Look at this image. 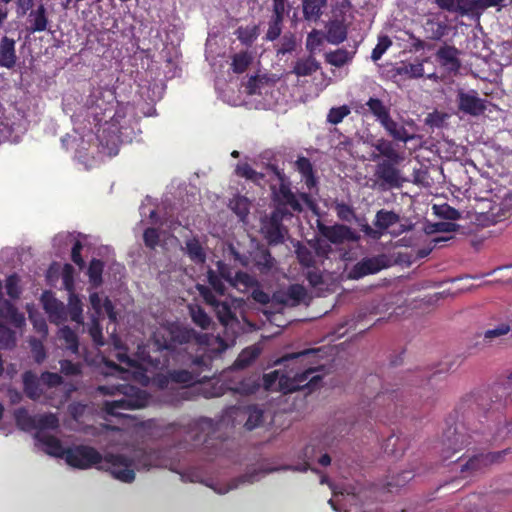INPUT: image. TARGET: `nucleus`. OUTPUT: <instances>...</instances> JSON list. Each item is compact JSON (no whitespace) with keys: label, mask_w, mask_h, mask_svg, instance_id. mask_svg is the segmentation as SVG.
Listing matches in <instances>:
<instances>
[{"label":"nucleus","mask_w":512,"mask_h":512,"mask_svg":"<svg viewBox=\"0 0 512 512\" xmlns=\"http://www.w3.org/2000/svg\"><path fill=\"white\" fill-rule=\"evenodd\" d=\"M391 44L392 42L387 36L380 37L376 47L372 51L371 59L373 61H378L391 46Z\"/></svg>","instance_id":"5fc2aeb1"},{"label":"nucleus","mask_w":512,"mask_h":512,"mask_svg":"<svg viewBox=\"0 0 512 512\" xmlns=\"http://www.w3.org/2000/svg\"><path fill=\"white\" fill-rule=\"evenodd\" d=\"M213 426V421L206 418L189 423L183 431L185 434V439L183 442L178 444V448L188 449L190 447H196L202 440L205 443H208L206 436L213 429ZM205 447L208 448L209 445L206 444Z\"/></svg>","instance_id":"2eb2a0df"},{"label":"nucleus","mask_w":512,"mask_h":512,"mask_svg":"<svg viewBox=\"0 0 512 512\" xmlns=\"http://www.w3.org/2000/svg\"><path fill=\"white\" fill-rule=\"evenodd\" d=\"M229 207L244 222L249 212L250 203L246 197L237 195L230 200Z\"/></svg>","instance_id":"4c0bfd02"},{"label":"nucleus","mask_w":512,"mask_h":512,"mask_svg":"<svg viewBox=\"0 0 512 512\" xmlns=\"http://www.w3.org/2000/svg\"><path fill=\"white\" fill-rule=\"evenodd\" d=\"M133 116V108L129 104L118 103L112 89L94 88L85 104L71 116L78 137L68 135L62 143L67 148H75V157L88 169L92 163L85 160L86 145L96 139L103 154L116 156L119 144L133 139Z\"/></svg>","instance_id":"f03ea898"},{"label":"nucleus","mask_w":512,"mask_h":512,"mask_svg":"<svg viewBox=\"0 0 512 512\" xmlns=\"http://www.w3.org/2000/svg\"><path fill=\"white\" fill-rule=\"evenodd\" d=\"M382 267L383 265L380 258H365L353 267L350 271V277L359 279L366 275L377 273L382 269Z\"/></svg>","instance_id":"b1692460"},{"label":"nucleus","mask_w":512,"mask_h":512,"mask_svg":"<svg viewBox=\"0 0 512 512\" xmlns=\"http://www.w3.org/2000/svg\"><path fill=\"white\" fill-rule=\"evenodd\" d=\"M143 238L146 246L150 248H154L161 241V235L155 228H147L144 231Z\"/></svg>","instance_id":"13d9d810"},{"label":"nucleus","mask_w":512,"mask_h":512,"mask_svg":"<svg viewBox=\"0 0 512 512\" xmlns=\"http://www.w3.org/2000/svg\"><path fill=\"white\" fill-rule=\"evenodd\" d=\"M185 253L196 264H203L206 259L205 250L196 237L188 239L185 243Z\"/></svg>","instance_id":"c756f323"},{"label":"nucleus","mask_w":512,"mask_h":512,"mask_svg":"<svg viewBox=\"0 0 512 512\" xmlns=\"http://www.w3.org/2000/svg\"><path fill=\"white\" fill-rule=\"evenodd\" d=\"M253 261L262 273L268 272L273 267V259L266 250H259L253 257Z\"/></svg>","instance_id":"49530a36"},{"label":"nucleus","mask_w":512,"mask_h":512,"mask_svg":"<svg viewBox=\"0 0 512 512\" xmlns=\"http://www.w3.org/2000/svg\"><path fill=\"white\" fill-rule=\"evenodd\" d=\"M436 4L449 12L467 15L475 13L474 0H435Z\"/></svg>","instance_id":"bb28decb"},{"label":"nucleus","mask_w":512,"mask_h":512,"mask_svg":"<svg viewBox=\"0 0 512 512\" xmlns=\"http://www.w3.org/2000/svg\"><path fill=\"white\" fill-rule=\"evenodd\" d=\"M375 226L394 235H399L408 229L400 222V217L396 213L385 210H380L376 214Z\"/></svg>","instance_id":"412c9836"},{"label":"nucleus","mask_w":512,"mask_h":512,"mask_svg":"<svg viewBox=\"0 0 512 512\" xmlns=\"http://www.w3.org/2000/svg\"><path fill=\"white\" fill-rule=\"evenodd\" d=\"M264 84L265 83L262 78L258 76L251 77L245 86V90L248 94L261 93V89Z\"/></svg>","instance_id":"0e129e2a"},{"label":"nucleus","mask_w":512,"mask_h":512,"mask_svg":"<svg viewBox=\"0 0 512 512\" xmlns=\"http://www.w3.org/2000/svg\"><path fill=\"white\" fill-rule=\"evenodd\" d=\"M372 146L378 152L377 154L373 153L371 155V159L373 161H376L380 155L386 157L387 159H389L391 161L399 160V155H398L397 151L395 150L393 143L391 141L386 140L384 138H380V139H377L372 144Z\"/></svg>","instance_id":"cd10ccee"},{"label":"nucleus","mask_w":512,"mask_h":512,"mask_svg":"<svg viewBox=\"0 0 512 512\" xmlns=\"http://www.w3.org/2000/svg\"><path fill=\"white\" fill-rule=\"evenodd\" d=\"M24 389L27 396L33 400L40 399L44 393L41 385L47 388H57L62 383V377L57 373L44 372L40 379L33 372H26L23 375Z\"/></svg>","instance_id":"4468645a"},{"label":"nucleus","mask_w":512,"mask_h":512,"mask_svg":"<svg viewBox=\"0 0 512 512\" xmlns=\"http://www.w3.org/2000/svg\"><path fill=\"white\" fill-rule=\"evenodd\" d=\"M506 451L479 453L472 455H463L457 460V467L460 468L464 476L474 475L481 472L484 468L491 464L498 463L502 460Z\"/></svg>","instance_id":"ddd939ff"},{"label":"nucleus","mask_w":512,"mask_h":512,"mask_svg":"<svg viewBox=\"0 0 512 512\" xmlns=\"http://www.w3.org/2000/svg\"><path fill=\"white\" fill-rule=\"evenodd\" d=\"M83 240H85V238L80 239L72 233L62 232L54 237L53 246L58 253H62L71 246L72 260L80 269H82L84 267V260L82 259L80 252L83 248Z\"/></svg>","instance_id":"f3484780"},{"label":"nucleus","mask_w":512,"mask_h":512,"mask_svg":"<svg viewBox=\"0 0 512 512\" xmlns=\"http://www.w3.org/2000/svg\"><path fill=\"white\" fill-rule=\"evenodd\" d=\"M90 304L94 310V314L91 317V324L89 326V334L93 339L94 343L98 346L104 344L101 327L98 323L97 318L107 315L113 322L116 321V313L113 310L112 303L107 297L93 292L90 294Z\"/></svg>","instance_id":"9b49d317"},{"label":"nucleus","mask_w":512,"mask_h":512,"mask_svg":"<svg viewBox=\"0 0 512 512\" xmlns=\"http://www.w3.org/2000/svg\"><path fill=\"white\" fill-rule=\"evenodd\" d=\"M252 61V55L246 51L235 54L232 58V70L235 73H243Z\"/></svg>","instance_id":"a18cd8bd"},{"label":"nucleus","mask_w":512,"mask_h":512,"mask_svg":"<svg viewBox=\"0 0 512 512\" xmlns=\"http://www.w3.org/2000/svg\"><path fill=\"white\" fill-rule=\"evenodd\" d=\"M326 0H303V13L307 20H317Z\"/></svg>","instance_id":"473e14b6"},{"label":"nucleus","mask_w":512,"mask_h":512,"mask_svg":"<svg viewBox=\"0 0 512 512\" xmlns=\"http://www.w3.org/2000/svg\"><path fill=\"white\" fill-rule=\"evenodd\" d=\"M103 263L98 259H93L88 267V277L90 284L97 288L102 284Z\"/></svg>","instance_id":"37998d69"},{"label":"nucleus","mask_w":512,"mask_h":512,"mask_svg":"<svg viewBox=\"0 0 512 512\" xmlns=\"http://www.w3.org/2000/svg\"><path fill=\"white\" fill-rule=\"evenodd\" d=\"M259 348L252 346L244 349L236 359L234 368L243 369L249 366L259 355Z\"/></svg>","instance_id":"58836bf2"},{"label":"nucleus","mask_w":512,"mask_h":512,"mask_svg":"<svg viewBox=\"0 0 512 512\" xmlns=\"http://www.w3.org/2000/svg\"><path fill=\"white\" fill-rule=\"evenodd\" d=\"M6 292L11 298H17L21 293L20 280L18 276L11 275L6 280Z\"/></svg>","instance_id":"6e6d98bb"},{"label":"nucleus","mask_w":512,"mask_h":512,"mask_svg":"<svg viewBox=\"0 0 512 512\" xmlns=\"http://www.w3.org/2000/svg\"><path fill=\"white\" fill-rule=\"evenodd\" d=\"M29 318L33 323L34 328L37 332L42 333L43 337L47 335V324L42 317H37L30 309H29Z\"/></svg>","instance_id":"774afa93"},{"label":"nucleus","mask_w":512,"mask_h":512,"mask_svg":"<svg viewBox=\"0 0 512 512\" xmlns=\"http://www.w3.org/2000/svg\"><path fill=\"white\" fill-rule=\"evenodd\" d=\"M31 351L37 363H41L46 358V352L41 341L32 339L30 341Z\"/></svg>","instance_id":"680f3d73"},{"label":"nucleus","mask_w":512,"mask_h":512,"mask_svg":"<svg viewBox=\"0 0 512 512\" xmlns=\"http://www.w3.org/2000/svg\"><path fill=\"white\" fill-rule=\"evenodd\" d=\"M41 300L51 322L62 324L70 318L71 321L78 325L83 323L82 303L75 293H69L67 308L49 292H44Z\"/></svg>","instance_id":"6e6552de"},{"label":"nucleus","mask_w":512,"mask_h":512,"mask_svg":"<svg viewBox=\"0 0 512 512\" xmlns=\"http://www.w3.org/2000/svg\"><path fill=\"white\" fill-rule=\"evenodd\" d=\"M347 29L343 22L335 20L327 25L326 40L332 44H339L346 39Z\"/></svg>","instance_id":"7c9ffc66"},{"label":"nucleus","mask_w":512,"mask_h":512,"mask_svg":"<svg viewBox=\"0 0 512 512\" xmlns=\"http://www.w3.org/2000/svg\"><path fill=\"white\" fill-rule=\"evenodd\" d=\"M8 324L21 328L25 324V317L8 301L0 303V345L10 348L15 345V332L7 327Z\"/></svg>","instance_id":"9d476101"},{"label":"nucleus","mask_w":512,"mask_h":512,"mask_svg":"<svg viewBox=\"0 0 512 512\" xmlns=\"http://www.w3.org/2000/svg\"><path fill=\"white\" fill-rule=\"evenodd\" d=\"M217 272L218 274L212 269L207 272L211 289L203 285H197V289L204 301L214 308L220 322L226 328L232 329L235 334V327L239 326L236 314L242 306V300L226 296V287L222 280L239 292L245 293L253 289L252 297L258 303H269L270 296L258 288V282L254 277L245 272L234 271L220 261L217 262Z\"/></svg>","instance_id":"7ed1b4c3"},{"label":"nucleus","mask_w":512,"mask_h":512,"mask_svg":"<svg viewBox=\"0 0 512 512\" xmlns=\"http://www.w3.org/2000/svg\"><path fill=\"white\" fill-rule=\"evenodd\" d=\"M428 37L432 40L441 39L447 32V25L443 22L428 20L425 25Z\"/></svg>","instance_id":"c03bdc74"},{"label":"nucleus","mask_w":512,"mask_h":512,"mask_svg":"<svg viewBox=\"0 0 512 512\" xmlns=\"http://www.w3.org/2000/svg\"><path fill=\"white\" fill-rule=\"evenodd\" d=\"M296 41L293 35H284L281 39L280 47L277 50L278 54H286L294 50Z\"/></svg>","instance_id":"e2e57ef3"},{"label":"nucleus","mask_w":512,"mask_h":512,"mask_svg":"<svg viewBox=\"0 0 512 512\" xmlns=\"http://www.w3.org/2000/svg\"><path fill=\"white\" fill-rule=\"evenodd\" d=\"M74 268L70 264H64L61 268L62 284L68 293H74Z\"/></svg>","instance_id":"09e8293b"},{"label":"nucleus","mask_w":512,"mask_h":512,"mask_svg":"<svg viewBox=\"0 0 512 512\" xmlns=\"http://www.w3.org/2000/svg\"><path fill=\"white\" fill-rule=\"evenodd\" d=\"M296 167L302 174L305 185L308 189L313 188L316 185L315 178L312 174V165L307 158H299L296 161Z\"/></svg>","instance_id":"e433bc0d"},{"label":"nucleus","mask_w":512,"mask_h":512,"mask_svg":"<svg viewBox=\"0 0 512 512\" xmlns=\"http://www.w3.org/2000/svg\"><path fill=\"white\" fill-rule=\"evenodd\" d=\"M298 458L302 460L301 463L283 467L284 470H293L297 472H306L312 469L311 464L317 461L321 466H327L331 462L328 454H321V450L314 444H309L299 453Z\"/></svg>","instance_id":"dca6fc26"},{"label":"nucleus","mask_w":512,"mask_h":512,"mask_svg":"<svg viewBox=\"0 0 512 512\" xmlns=\"http://www.w3.org/2000/svg\"><path fill=\"white\" fill-rule=\"evenodd\" d=\"M119 365L106 361L102 373L111 377V382L98 387L102 394L118 397L106 401L104 409L112 416H124L123 411L142 408L149 404V395L126 383L132 380L143 386L150 382L159 388H171L173 384H193L200 371L207 368L211 360L224 352L233 343L219 336L201 334L178 323H166L153 332L147 345H139L131 359L120 340L113 339Z\"/></svg>","instance_id":"f257e3e1"},{"label":"nucleus","mask_w":512,"mask_h":512,"mask_svg":"<svg viewBox=\"0 0 512 512\" xmlns=\"http://www.w3.org/2000/svg\"><path fill=\"white\" fill-rule=\"evenodd\" d=\"M28 21L30 23L31 32H40L46 30L48 19L44 6L40 5L35 10H32L29 14Z\"/></svg>","instance_id":"2f4dec72"},{"label":"nucleus","mask_w":512,"mask_h":512,"mask_svg":"<svg viewBox=\"0 0 512 512\" xmlns=\"http://www.w3.org/2000/svg\"><path fill=\"white\" fill-rule=\"evenodd\" d=\"M350 113V108L346 105L340 107L331 108L327 120L331 124L340 123L348 114Z\"/></svg>","instance_id":"3c124183"},{"label":"nucleus","mask_w":512,"mask_h":512,"mask_svg":"<svg viewBox=\"0 0 512 512\" xmlns=\"http://www.w3.org/2000/svg\"><path fill=\"white\" fill-rule=\"evenodd\" d=\"M263 411L256 406H235L226 409L221 417V424L236 425L242 424L248 430L258 427L262 423Z\"/></svg>","instance_id":"f8f14e48"},{"label":"nucleus","mask_w":512,"mask_h":512,"mask_svg":"<svg viewBox=\"0 0 512 512\" xmlns=\"http://www.w3.org/2000/svg\"><path fill=\"white\" fill-rule=\"evenodd\" d=\"M376 176L389 187H400L403 182L399 170L389 162H382L377 165Z\"/></svg>","instance_id":"5701e85b"},{"label":"nucleus","mask_w":512,"mask_h":512,"mask_svg":"<svg viewBox=\"0 0 512 512\" xmlns=\"http://www.w3.org/2000/svg\"><path fill=\"white\" fill-rule=\"evenodd\" d=\"M402 73L411 77L419 78L424 74V67L422 63H410L402 68Z\"/></svg>","instance_id":"052dcab7"},{"label":"nucleus","mask_w":512,"mask_h":512,"mask_svg":"<svg viewBox=\"0 0 512 512\" xmlns=\"http://www.w3.org/2000/svg\"><path fill=\"white\" fill-rule=\"evenodd\" d=\"M433 210L435 212V214H437L438 216H441L443 218H446V219H449V220H457L460 218V213L450 207L449 205H434L433 206Z\"/></svg>","instance_id":"864d4df0"},{"label":"nucleus","mask_w":512,"mask_h":512,"mask_svg":"<svg viewBox=\"0 0 512 512\" xmlns=\"http://www.w3.org/2000/svg\"><path fill=\"white\" fill-rule=\"evenodd\" d=\"M387 133L397 141L407 143L415 139L417 136L414 132H410L409 128L414 127L413 120H406L404 123L394 121L390 116L381 124Z\"/></svg>","instance_id":"aec40b11"},{"label":"nucleus","mask_w":512,"mask_h":512,"mask_svg":"<svg viewBox=\"0 0 512 512\" xmlns=\"http://www.w3.org/2000/svg\"><path fill=\"white\" fill-rule=\"evenodd\" d=\"M296 254L299 262L307 268L315 266L319 257L318 252L314 253L310 247L300 244L297 245Z\"/></svg>","instance_id":"72a5a7b5"},{"label":"nucleus","mask_w":512,"mask_h":512,"mask_svg":"<svg viewBox=\"0 0 512 512\" xmlns=\"http://www.w3.org/2000/svg\"><path fill=\"white\" fill-rule=\"evenodd\" d=\"M194 389L204 398H213L222 396L228 387H226L220 380H211L199 383Z\"/></svg>","instance_id":"c85d7f7f"},{"label":"nucleus","mask_w":512,"mask_h":512,"mask_svg":"<svg viewBox=\"0 0 512 512\" xmlns=\"http://www.w3.org/2000/svg\"><path fill=\"white\" fill-rule=\"evenodd\" d=\"M322 44V34L317 30H313L307 36L306 47L310 52H315Z\"/></svg>","instance_id":"4d7b16f0"},{"label":"nucleus","mask_w":512,"mask_h":512,"mask_svg":"<svg viewBox=\"0 0 512 512\" xmlns=\"http://www.w3.org/2000/svg\"><path fill=\"white\" fill-rule=\"evenodd\" d=\"M282 21L283 16L273 15L270 22L269 27L266 33V39L269 41H273L277 39L282 31Z\"/></svg>","instance_id":"8fccbe9b"},{"label":"nucleus","mask_w":512,"mask_h":512,"mask_svg":"<svg viewBox=\"0 0 512 512\" xmlns=\"http://www.w3.org/2000/svg\"><path fill=\"white\" fill-rule=\"evenodd\" d=\"M511 328L506 323H501L494 328L487 329L483 333V341L486 345H491L496 339L507 335Z\"/></svg>","instance_id":"79ce46f5"},{"label":"nucleus","mask_w":512,"mask_h":512,"mask_svg":"<svg viewBox=\"0 0 512 512\" xmlns=\"http://www.w3.org/2000/svg\"><path fill=\"white\" fill-rule=\"evenodd\" d=\"M192 321L199 327L206 329L210 323L211 318L204 312V310L196 305L189 306Z\"/></svg>","instance_id":"de8ad7c7"},{"label":"nucleus","mask_w":512,"mask_h":512,"mask_svg":"<svg viewBox=\"0 0 512 512\" xmlns=\"http://www.w3.org/2000/svg\"><path fill=\"white\" fill-rule=\"evenodd\" d=\"M172 450H156L152 448L128 447L117 452L102 456L100 468L123 483H132L136 471L151 467H178L169 455Z\"/></svg>","instance_id":"423d86ee"},{"label":"nucleus","mask_w":512,"mask_h":512,"mask_svg":"<svg viewBox=\"0 0 512 512\" xmlns=\"http://www.w3.org/2000/svg\"><path fill=\"white\" fill-rule=\"evenodd\" d=\"M366 105L376 119L382 124L389 116V109L378 98H370Z\"/></svg>","instance_id":"ea45409f"},{"label":"nucleus","mask_w":512,"mask_h":512,"mask_svg":"<svg viewBox=\"0 0 512 512\" xmlns=\"http://www.w3.org/2000/svg\"><path fill=\"white\" fill-rule=\"evenodd\" d=\"M459 51L453 46H442L436 53L439 63L448 71H457L460 67Z\"/></svg>","instance_id":"393cba45"},{"label":"nucleus","mask_w":512,"mask_h":512,"mask_svg":"<svg viewBox=\"0 0 512 512\" xmlns=\"http://www.w3.org/2000/svg\"><path fill=\"white\" fill-rule=\"evenodd\" d=\"M273 196L277 202V207L272 213L270 220L263 221L261 229L270 242L276 243L280 242L283 238L281 222L287 215H290L288 207L292 211L300 212L302 205L300 200L283 181H281L278 188H273Z\"/></svg>","instance_id":"0eeeda50"},{"label":"nucleus","mask_w":512,"mask_h":512,"mask_svg":"<svg viewBox=\"0 0 512 512\" xmlns=\"http://www.w3.org/2000/svg\"><path fill=\"white\" fill-rule=\"evenodd\" d=\"M349 60L348 53L344 50H338L336 52L327 55V61L334 66H343Z\"/></svg>","instance_id":"bf43d9fd"},{"label":"nucleus","mask_w":512,"mask_h":512,"mask_svg":"<svg viewBox=\"0 0 512 512\" xmlns=\"http://www.w3.org/2000/svg\"><path fill=\"white\" fill-rule=\"evenodd\" d=\"M237 38L245 45H251L259 36V27L255 24L241 26L236 31Z\"/></svg>","instance_id":"f704fd0d"},{"label":"nucleus","mask_w":512,"mask_h":512,"mask_svg":"<svg viewBox=\"0 0 512 512\" xmlns=\"http://www.w3.org/2000/svg\"><path fill=\"white\" fill-rule=\"evenodd\" d=\"M337 216L344 221H351L354 218V212L352 208L344 203L336 205Z\"/></svg>","instance_id":"338daca9"},{"label":"nucleus","mask_w":512,"mask_h":512,"mask_svg":"<svg viewBox=\"0 0 512 512\" xmlns=\"http://www.w3.org/2000/svg\"><path fill=\"white\" fill-rule=\"evenodd\" d=\"M236 174L238 176H241V177H244L248 180H252L254 182H258L261 178H262V175L257 173L256 171H254L248 164L246 163H240L237 165L236 167V170H235Z\"/></svg>","instance_id":"603ef678"},{"label":"nucleus","mask_w":512,"mask_h":512,"mask_svg":"<svg viewBox=\"0 0 512 512\" xmlns=\"http://www.w3.org/2000/svg\"><path fill=\"white\" fill-rule=\"evenodd\" d=\"M17 61L15 41L4 36L0 40V66L11 69Z\"/></svg>","instance_id":"a878e982"},{"label":"nucleus","mask_w":512,"mask_h":512,"mask_svg":"<svg viewBox=\"0 0 512 512\" xmlns=\"http://www.w3.org/2000/svg\"><path fill=\"white\" fill-rule=\"evenodd\" d=\"M458 106L461 111L473 116L482 114L486 109L485 100L481 99L474 90L460 91L458 93Z\"/></svg>","instance_id":"6ab92c4d"},{"label":"nucleus","mask_w":512,"mask_h":512,"mask_svg":"<svg viewBox=\"0 0 512 512\" xmlns=\"http://www.w3.org/2000/svg\"><path fill=\"white\" fill-rule=\"evenodd\" d=\"M321 234L331 243L342 244L345 242H357L360 235L345 225L319 226Z\"/></svg>","instance_id":"a211bd4d"},{"label":"nucleus","mask_w":512,"mask_h":512,"mask_svg":"<svg viewBox=\"0 0 512 512\" xmlns=\"http://www.w3.org/2000/svg\"><path fill=\"white\" fill-rule=\"evenodd\" d=\"M307 296L306 289L299 284H294L286 290H281L273 295V301L285 306H296L303 302Z\"/></svg>","instance_id":"4be33fe9"},{"label":"nucleus","mask_w":512,"mask_h":512,"mask_svg":"<svg viewBox=\"0 0 512 512\" xmlns=\"http://www.w3.org/2000/svg\"><path fill=\"white\" fill-rule=\"evenodd\" d=\"M15 420L21 430L35 433L37 445L47 454L64 458L74 468H100L102 455L96 449L84 445L64 449L60 440L50 434L59 423L54 414L31 415L26 409L19 408L15 411Z\"/></svg>","instance_id":"20e7f679"},{"label":"nucleus","mask_w":512,"mask_h":512,"mask_svg":"<svg viewBox=\"0 0 512 512\" xmlns=\"http://www.w3.org/2000/svg\"><path fill=\"white\" fill-rule=\"evenodd\" d=\"M58 337L60 340H63L65 342L67 350H69L73 354L78 353V339L74 331H72L67 326H63L58 331Z\"/></svg>","instance_id":"c9c22d12"},{"label":"nucleus","mask_w":512,"mask_h":512,"mask_svg":"<svg viewBox=\"0 0 512 512\" xmlns=\"http://www.w3.org/2000/svg\"><path fill=\"white\" fill-rule=\"evenodd\" d=\"M321 349H310L284 356L276 361L283 364V370H275L263 377L264 388L268 391L290 393L298 389L313 390L321 380L318 371L323 366L319 363Z\"/></svg>","instance_id":"39448f33"},{"label":"nucleus","mask_w":512,"mask_h":512,"mask_svg":"<svg viewBox=\"0 0 512 512\" xmlns=\"http://www.w3.org/2000/svg\"><path fill=\"white\" fill-rule=\"evenodd\" d=\"M281 468L272 466L268 462H259L250 465L244 474L239 477L231 479L229 482H224L219 479H208L205 481L206 486L211 488L214 492L224 495L242 485L253 484L260 481L266 475L278 471Z\"/></svg>","instance_id":"1a4fd4ad"},{"label":"nucleus","mask_w":512,"mask_h":512,"mask_svg":"<svg viewBox=\"0 0 512 512\" xmlns=\"http://www.w3.org/2000/svg\"><path fill=\"white\" fill-rule=\"evenodd\" d=\"M318 67L317 61L312 57H308L298 60L294 65L293 72L297 76H308L315 72Z\"/></svg>","instance_id":"a19ab883"},{"label":"nucleus","mask_w":512,"mask_h":512,"mask_svg":"<svg viewBox=\"0 0 512 512\" xmlns=\"http://www.w3.org/2000/svg\"><path fill=\"white\" fill-rule=\"evenodd\" d=\"M61 372L67 376L78 375L81 372V366L78 363H72L68 360L60 362Z\"/></svg>","instance_id":"69168bd1"}]
</instances>
